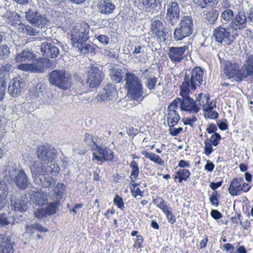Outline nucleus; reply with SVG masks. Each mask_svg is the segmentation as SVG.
I'll use <instances>...</instances> for the list:
<instances>
[{
    "instance_id": "62",
    "label": "nucleus",
    "mask_w": 253,
    "mask_h": 253,
    "mask_svg": "<svg viewBox=\"0 0 253 253\" xmlns=\"http://www.w3.org/2000/svg\"><path fill=\"white\" fill-rule=\"evenodd\" d=\"M207 114H205V117L206 118H209L211 119H216L219 116V114L216 111H206Z\"/></svg>"
},
{
    "instance_id": "42",
    "label": "nucleus",
    "mask_w": 253,
    "mask_h": 253,
    "mask_svg": "<svg viewBox=\"0 0 253 253\" xmlns=\"http://www.w3.org/2000/svg\"><path fill=\"white\" fill-rule=\"evenodd\" d=\"M190 172L187 169H179L176 172L174 177V179H178V183H180L183 180L186 181L190 175Z\"/></svg>"
},
{
    "instance_id": "35",
    "label": "nucleus",
    "mask_w": 253,
    "mask_h": 253,
    "mask_svg": "<svg viewBox=\"0 0 253 253\" xmlns=\"http://www.w3.org/2000/svg\"><path fill=\"white\" fill-rule=\"evenodd\" d=\"M8 194V188L4 181H0V210L4 207L6 198Z\"/></svg>"
},
{
    "instance_id": "11",
    "label": "nucleus",
    "mask_w": 253,
    "mask_h": 253,
    "mask_svg": "<svg viewBox=\"0 0 253 253\" xmlns=\"http://www.w3.org/2000/svg\"><path fill=\"white\" fill-rule=\"evenodd\" d=\"M89 26L86 23H83L80 28H76L72 31L71 39L74 43L78 45L85 42L89 38Z\"/></svg>"
},
{
    "instance_id": "21",
    "label": "nucleus",
    "mask_w": 253,
    "mask_h": 253,
    "mask_svg": "<svg viewBox=\"0 0 253 253\" xmlns=\"http://www.w3.org/2000/svg\"><path fill=\"white\" fill-rule=\"evenodd\" d=\"M30 201L39 206L45 205L48 203L46 192H33L30 195Z\"/></svg>"
},
{
    "instance_id": "37",
    "label": "nucleus",
    "mask_w": 253,
    "mask_h": 253,
    "mask_svg": "<svg viewBox=\"0 0 253 253\" xmlns=\"http://www.w3.org/2000/svg\"><path fill=\"white\" fill-rule=\"evenodd\" d=\"M37 230L40 232H47L48 230L43 227L40 223L36 222L33 224L27 225L26 226V231L31 235L34 234L35 231Z\"/></svg>"
},
{
    "instance_id": "58",
    "label": "nucleus",
    "mask_w": 253,
    "mask_h": 253,
    "mask_svg": "<svg viewBox=\"0 0 253 253\" xmlns=\"http://www.w3.org/2000/svg\"><path fill=\"white\" fill-rule=\"evenodd\" d=\"M46 214L53 215L56 212V206L53 203L50 204L46 207Z\"/></svg>"
},
{
    "instance_id": "13",
    "label": "nucleus",
    "mask_w": 253,
    "mask_h": 253,
    "mask_svg": "<svg viewBox=\"0 0 253 253\" xmlns=\"http://www.w3.org/2000/svg\"><path fill=\"white\" fill-rule=\"evenodd\" d=\"M116 96L117 90L115 85L107 84L99 93L96 99L97 102H109L115 99Z\"/></svg>"
},
{
    "instance_id": "50",
    "label": "nucleus",
    "mask_w": 253,
    "mask_h": 253,
    "mask_svg": "<svg viewBox=\"0 0 253 253\" xmlns=\"http://www.w3.org/2000/svg\"><path fill=\"white\" fill-rule=\"evenodd\" d=\"M157 78L155 76H150L148 78L145 82V85L150 90L154 89L157 83Z\"/></svg>"
},
{
    "instance_id": "14",
    "label": "nucleus",
    "mask_w": 253,
    "mask_h": 253,
    "mask_svg": "<svg viewBox=\"0 0 253 253\" xmlns=\"http://www.w3.org/2000/svg\"><path fill=\"white\" fill-rule=\"evenodd\" d=\"M40 50L44 57L43 58H56L62 56L59 48L50 42H43L41 45Z\"/></svg>"
},
{
    "instance_id": "27",
    "label": "nucleus",
    "mask_w": 253,
    "mask_h": 253,
    "mask_svg": "<svg viewBox=\"0 0 253 253\" xmlns=\"http://www.w3.org/2000/svg\"><path fill=\"white\" fill-rule=\"evenodd\" d=\"M92 151L96 150L99 154L101 156L103 162L112 161L114 157L113 152L109 148L104 146L96 145V148H92Z\"/></svg>"
},
{
    "instance_id": "51",
    "label": "nucleus",
    "mask_w": 253,
    "mask_h": 253,
    "mask_svg": "<svg viewBox=\"0 0 253 253\" xmlns=\"http://www.w3.org/2000/svg\"><path fill=\"white\" fill-rule=\"evenodd\" d=\"M182 99L180 98H176L169 106L167 111L175 110L179 106L181 110Z\"/></svg>"
},
{
    "instance_id": "16",
    "label": "nucleus",
    "mask_w": 253,
    "mask_h": 253,
    "mask_svg": "<svg viewBox=\"0 0 253 253\" xmlns=\"http://www.w3.org/2000/svg\"><path fill=\"white\" fill-rule=\"evenodd\" d=\"M189 51L188 46H171L169 48L168 56L173 63H179L185 57V52Z\"/></svg>"
},
{
    "instance_id": "12",
    "label": "nucleus",
    "mask_w": 253,
    "mask_h": 253,
    "mask_svg": "<svg viewBox=\"0 0 253 253\" xmlns=\"http://www.w3.org/2000/svg\"><path fill=\"white\" fill-rule=\"evenodd\" d=\"M212 36L218 43H222L224 41L229 45L233 43L235 39L234 36L231 35L229 29H226L221 26L214 30Z\"/></svg>"
},
{
    "instance_id": "2",
    "label": "nucleus",
    "mask_w": 253,
    "mask_h": 253,
    "mask_svg": "<svg viewBox=\"0 0 253 253\" xmlns=\"http://www.w3.org/2000/svg\"><path fill=\"white\" fill-rule=\"evenodd\" d=\"M126 82L125 87L133 100L141 101L144 99L143 85L139 78L134 74L127 72L123 80Z\"/></svg>"
},
{
    "instance_id": "54",
    "label": "nucleus",
    "mask_w": 253,
    "mask_h": 253,
    "mask_svg": "<svg viewBox=\"0 0 253 253\" xmlns=\"http://www.w3.org/2000/svg\"><path fill=\"white\" fill-rule=\"evenodd\" d=\"M114 203L115 205L117 206L118 208L120 209L122 211H125V206L123 198L117 195L114 199Z\"/></svg>"
},
{
    "instance_id": "47",
    "label": "nucleus",
    "mask_w": 253,
    "mask_h": 253,
    "mask_svg": "<svg viewBox=\"0 0 253 253\" xmlns=\"http://www.w3.org/2000/svg\"><path fill=\"white\" fill-rule=\"evenodd\" d=\"M77 47L80 49L81 52L83 54H87L88 53H92L94 51L93 46L89 43L83 42L80 45H78Z\"/></svg>"
},
{
    "instance_id": "61",
    "label": "nucleus",
    "mask_w": 253,
    "mask_h": 253,
    "mask_svg": "<svg viewBox=\"0 0 253 253\" xmlns=\"http://www.w3.org/2000/svg\"><path fill=\"white\" fill-rule=\"evenodd\" d=\"M169 222L172 224L175 222L174 215L171 212V210L166 211L165 212Z\"/></svg>"
},
{
    "instance_id": "33",
    "label": "nucleus",
    "mask_w": 253,
    "mask_h": 253,
    "mask_svg": "<svg viewBox=\"0 0 253 253\" xmlns=\"http://www.w3.org/2000/svg\"><path fill=\"white\" fill-rule=\"evenodd\" d=\"M167 115V121L169 127H172L175 126L180 119V116L176 110L168 111Z\"/></svg>"
},
{
    "instance_id": "4",
    "label": "nucleus",
    "mask_w": 253,
    "mask_h": 253,
    "mask_svg": "<svg viewBox=\"0 0 253 253\" xmlns=\"http://www.w3.org/2000/svg\"><path fill=\"white\" fill-rule=\"evenodd\" d=\"M85 80L82 81V84L91 88L99 86L105 77L102 68L91 64L85 71Z\"/></svg>"
},
{
    "instance_id": "46",
    "label": "nucleus",
    "mask_w": 253,
    "mask_h": 253,
    "mask_svg": "<svg viewBox=\"0 0 253 253\" xmlns=\"http://www.w3.org/2000/svg\"><path fill=\"white\" fill-rule=\"evenodd\" d=\"M130 167L131 168V172L129 176L132 182H135L139 173V169L138 165L136 161L133 160L130 164Z\"/></svg>"
},
{
    "instance_id": "28",
    "label": "nucleus",
    "mask_w": 253,
    "mask_h": 253,
    "mask_svg": "<svg viewBox=\"0 0 253 253\" xmlns=\"http://www.w3.org/2000/svg\"><path fill=\"white\" fill-rule=\"evenodd\" d=\"M0 245L1 248L0 253L2 252L4 253H13V246L9 236L0 234Z\"/></svg>"
},
{
    "instance_id": "19",
    "label": "nucleus",
    "mask_w": 253,
    "mask_h": 253,
    "mask_svg": "<svg viewBox=\"0 0 253 253\" xmlns=\"http://www.w3.org/2000/svg\"><path fill=\"white\" fill-rule=\"evenodd\" d=\"M13 182L21 190L26 189L31 184L27 175L23 169H21L16 173Z\"/></svg>"
},
{
    "instance_id": "18",
    "label": "nucleus",
    "mask_w": 253,
    "mask_h": 253,
    "mask_svg": "<svg viewBox=\"0 0 253 253\" xmlns=\"http://www.w3.org/2000/svg\"><path fill=\"white\" fill-rule=\"evenodd\" d=\"M197 88V86L195 84L194 80L192 79V77L190 76V74L186 71L185 73L184 80L180 85V94L181 96L188 95L191 91L195 90Z\"/></svg>"
},
{
    "instance_id": "10",
    "label": "nucleus",
    "mask_w": 253,
    "mask_h": 253,
    "mask_svg": "<svg viewBox=\"0 0 253 253\" xmlns=\"http://www.w3.org/2000/svg\"><path fill=\"white\" fill-rule=\"evenodd\" d=\"M50 60L47 58H42L37 64L21 63L18 65L17 68L25 71H31L34 73H43L45 69L50 67Z\"/></svg>"
},
{
    "instance_id": "57",
    "label": "nucleus",
    "mask_w": 253,
    "mask_h": 253,
    "mask_svg": "<svg viewBox=\"0 0 253 253\" xmlns=\"http://www.w3.org/2000/svg\"><path fill=\"white\" fill-rule=\"evenodd\" d=\"M42 95L41 94L40 92H39L37 89L35 88V87L33 89V90H31L29 93V96L28 97H30V100L31 101L36 100L38 98H40L41 96Z\"/></svg>"
},
{
    "instance_id": "24",
    "label": "nucleus",
    "mask_w": 253,
    "mask_h": 253,
    "mask_svg": "<svg viewBox=\"0 0 253 253\" xmlns=\"http://www.w3.org/2000/svg\"><path fill=\"white\" fill-rule=\"evenodd\" d=\"M243 183L242 177L233 178L230 182L228 188L229 193L232 196H238L242 191V185Z\"/></svg>"
},
{
    "instance_id": "5",
    "label": "nucleus",
    "mask_w": 253,
    "mask_h": 253,
    "mask_svg": "<svg viewBox=\"0 0 253 253\" xmlns=\"http://www.w3.org/2000/svg\"><path fill=\"white\" fill-rule=\"evenodd\" d=\"M49 83L59 89L66 90L71 86L70 75L63 70H54L47 76Z\"/></svg>"
},
{
    "instance_id": "53",
    "label": "nucleus",
    "mask_w": 253,
    "mask_h": 253,
    "mask_svg": "<svg viewBox=\"0 0 253 253\" xmlns=\"http://www.w3.org/2000/svg\"><path fill=\"white\" fill-rule=\"evenodd\" d=\"M221 139V136L219 133L215 132L209 138V141L212 143L214 146H217L220 143Z\"/></svg>"
},
{
    "instance_id": "41",
    "label": "nucleus",
    "mask_w": 253,
    "mask_h": 253,
    "mask_svg": "<svg viewBox=\"0 0 253 253\" xmlns=\"http://www.w3.org/2000/svg\"><path fill=\"white\" fill-rule=\"evenodd\" d=\"M220 17L222 23H233L234 18L233 11L230 9L224 10L221 12Z\"/></svg>"
},
{
    "instance_id": "38",
    "label": "nucleus",
    "mask_w": 253,
    "mask_h": 253,
    "mask_svg": "<svg viewBox=\"0 0 253 253\" xmlns=\"http://www.w3.org/2000/svg\"><path fill=\"white\" fill-rule=\"evenodd\" d=\"M194 3L201 8L215 7L218 2L217 0H194Z\"/></svg>"
},
{
    "instance_id": "52",
    "label": "nucleus",
    "mask_w": 253,
    "mask_h": 253,
    "mask_svg": "<svg viewBox=\"0 0 253 253\" xmlns=\"http://www.w3.org/2000/svg\"><path fill=\"white\" fill-rule=\"evenodd\" d=\"M9 53V49L6 44L0 45V59H6Z\"/></svg>"
},
{
    "instance_id": "30",
    "label": "nucleus",
    "mask_w": 253,
    "mask_h": 253,
    "mask_svg": "<svg viewBox=\"0 0 253 253\" xmlns=\"http://www.w3.org/2000/svg\"><path fill=\"white\" fill-rule=\"evenodd\" d=\"M188 72L190 74V76L192 77V79L194 80L197 86H200L203 82L204 75V72L201 68L196 67L191 70H189Z\"/></svg>"
},
{
    "instance_id": "26",
    "label": "nucleus",
    "mask_w": 253,
    "mask_h": 253,
    "mask_svg": "<svg viewBox=\"0 0 253 253\" xmlns=\"http://www.w3.org/2000/svg\"><path fill=\"white\" fill-rule=\"evenodd\" d=\"M56 182V179L52 176L49 175L47 173L43 174L42 176L35 181L34 183L44 188H50L53 187Z\"/></svg>"
},
{
    "instance_id": "48",
    "label": "nucleus",
    "mask_w": 253,
    "mask_h": 253,
    "mask_svg": "<svg viewBox=\"0 0 253 253\" xmlns=\"http://www.w3.org/2000/svg\"><path fill=\"white\" fill-rule=\"evenodd\" d=\"M96 138H94L93 135L85 133L84 134V142L88 146H92L96 148V145H98L96 142Z\"/></svg>"
},
{
    "instance_id": "6",
    "label": "nucleus",
    "mask_w": 253,
    "mask_h": 253,
    "mask_svg": "<svg viewBox=\"0 0 253 253\" xmlns=\"http://www.w3.org/2000/svg\"><path fill=\"white\" fill-rule=\"evenodd\" d=\"M193 32V20L191 16H184L180 20L177 27L174 30L173 39L181 41L190 36Z\"/></svg>"
},
{
    "instance_id": "20",
    "label": "nucleus",
    "mask_w": 253,
    "mask_h": 253,
    "mask_svg": "<svg viewBox=\"0 0 253 253\" xmlns=\"http://www.w3.org/2000/svg\"><path fill=\"white\" fill-rule=\"evenodd\" d=\"M152 32L154 36L160 42L165 41L167 38L168 33L163 23L160 20H155L153 22Z\"/></svg>"
},
{
    "instance_id": "49",
    "label": "nucleus",
    "mask_w": 253,
    "mask_h": 253,
    "mask_svg": "<svg viewBox=\"0 0 253 253\" xmlns=\"http://www.w3.org/2000/svg\"><path fill=\"white\" fill-rule=\"evenodd\" d=\"M7 82L4 77L0 78V101H2L5 95Z\"/></svg>"
},
{
    "instance_id": "44",
    "label": "nucleus",
    "mask_w": 253,
    "mask_h": 253,
    "mask_svg": "<svg viewBox=\"0 0 253 253\" xmlns=\"http://www.w3.org/2000/svg\"><path fill=\"white\" fill-rule=\"evenodd\" d=\"M219 12L217 10L211 9L205 14V19L210 24H214L217 20Z\"/></svg>"
},
{
    "instance_id": "17",
    "label": "nucleus",
    "mask_w": 253,
    "mask_h": 253,
    "mask_svg": "<svg viewBox=\"0 0 253 253\" xmlns=\"http://www.w3.org/2000/svg\"><path fill=\"white\" fill-rule=\"evenodd\" d=\"M25 86L26 84L23 79L15 78L9 83L8 91L12 97H16L24 91Z\"/></svg>"
},
{
    "instance_id": "3",
    "label": "nucleus",
    "mask_w": 253,
    "mask_h": 253,
    "mask_svg": "<svg viewBox=\"0 0 253 253\" xmlns=\"http://www.w3.org/2000/svg\"><path fill=\"white\" fill-rule=\"evenodd\" d=\"M30 170L35 182L45 173H49L53 176L57 175L60 169L57 163L43 164L41 162L35 161L31 164Z\"/></svg>"
},
{
    "instance_id": "23",
    "label": "nucleus",
    "mask_w": 253,
    "mask_h": 253,
    "mask_svg": "<svg viewBox=\"0 0 253 253\" xmlns=\"http://www.w3.org/2000/svg\"><path fill=\"white\" fill-rule=\"evenodd\" d=\"M14 59L17 62H33L36 60V56L32 50L25 49L17 53Z\"/></svg>"
},
{
    "instance_id": "45",
    "label": "nucleus",
    "mask_w": 253,
    "mask_h": 253,
    "mask_svg": "<svg viewBox=\"0 0 253 253\" xmlns=\"http://www.w3.org/2000/svg\"><path fill=\"white\" fill-rule=\"evenodd\" d=\"M55 96L54 93L50 88H47L46 89L44 95H43V99L42 102L44 104L53 105L54 104V98Z\"/></svg>"
},
{
    "instance_id": "22",
    "label": "nucleus",
    "mask_w": 253,
    "mask_h": 253,
    "mask_svg": "<svg viewBox=\"0 0 253 253\" xmlns=\"http://www.w3.org/2000/svg\"><path fill=\"white\" fill-rule=\"evenodd\" d=\"M97 7L100 13L108 15L113 12L116 6L110 0H99Z\"/></svg>"
},
{
    "instance_id": "40",
    "label": "nucleus",
    "mask_w": 253,
    "mask_h": 253,
    "mask_svg": "<svg viewBox=\"0 0 253 253\" xmlns=\"http://www.w3.org/2000/svg\"><path fill=\"white\" fill-rule=\"evenodd\" d=\"M141 153L146 158L149 159L150 160L154 162L155 163L158 164L161 166L164 165V161L160 157L159 155H157L152 152H147L146 151H142Z\"/></svg>"
},
{
    "instance_id": "43",
    "label": "nucleus",
    "mask_w": 253,
    "mask_h": 253,
    "mask_svg": "<svg viewBox=\"0 0 253 253\" xmlns=\"http://www.w3.org/2000/svg\"><path fill=\"white\" fill-rule=\"evenodd\" d=\"M141 2L145 6L146 10L153 9L157 7H161L162 0H141Z\"/></svg>"
},
{
    "instance_id": "59",
    "label": "nucleus",
    "mask_w": 253,
    "mask_h": 253,
    "mask_svg": "<svg viewBox=\"0 0 253 253\" xmlns=\"http://www.w3.org/2000/svg\"><path fill=\"white\" fill-rule=\"evenodd\" d=\"M143 242V238L142 235H137L136 237L135 243L133 245L135 248H142L143 247L142 244Z\"/></svg>"
},
{
    "instance_id": "7",
    "label": "nucleus",
    "mask_w": 253,
    "mask_h": 253,
    "mask_svg": "<svg viewBox=\"0 0 253 253\" xmlns=\"http://www.w3.org/2000/svg\"><path fill=\"white\" fill-rule=\"evenodd\" d=\"M37 158L45 164L55 163L53 160L57 156V151L53 146L45 144L39 146L36 149Z\"/></svg>"
},
{
    "instance_id": "25",
    "label": "nucleus",
    "mask_w": 253,
    "mask_h": 253,
    "mask_svg": "<svg viewBox=\"0 0 253 253\" xmlns=\"http://www.w3.org/2000/svg\"><path fill=\"white\" fill-rule=\"evenodd\" d=\"M56 182V179L52 176L49 175L47 173L43 174L42 176L35 181L34 183L44 188H50L53 187Z\"/></svg>"
},
{
    "instance_id": "64",
    "label": "nucleus",
    "mask_w": 253,
    "mask_h": 253,
    "mask_svg": "<svg viewBox=\"0 0 253 253\" xmlns=\"http://www.w3.org/2000/svg\"><path fill=\"white\" fill-rule=\"evenodd\" d=\"M226 120L225 119L223 120H217L216 121L217 125L220 130H225L228 128V126L226 123Z\"/></svg>"
},
{
    "instance_id": "32",
    "label": "nucleus",
    "mask_w": 253,
    "mask_h": 253,
    "mask_svg": "<svg viewBox=\"0 0 253 253\" xmlns=\"http://www.w3.org/2000/svg\"><path fill=\"white\" fill-rule=\"evenodd\" d=\"M66 187L65 184L60 182L55 183L52 187V191L56 200H60L65 195Z\"/></svg>"
},
{
    "instance_id": "31",
    "label": "nucleus",
    "mask_w": 253,
    "mask_h": 253,
    "mask_svg": "<svg viewBox=\"0 0 253 253\" xmlns=\"http://www.w3.org/2000/svg\"><path fill=\"white\" fill-rule=\"evenodd\" d=\"M110 76L115 83H120L123 81L124 72L123 69L118 68L113 65L110 67Z\"/></svg>"
},
{
    "instance_id": "55",
    "label": "nucleus",
    "mask_w": 253,
    "mask_h": 253,
    "mask_svg": "<svg viewBox=\"0 0 253 253\" xmlns=\"http://www.w3.org/2000/svg\"><path fill=\"white\" fill-rule=\"evenodd\" d=\"M204 151L205 154L209 156L213 151L212 146L213 145L211 142L209 141V138H207L204 141Z\"/></svg>"
},
{
    "instance_id": "8",
    "label": "nucleus",
    "mask_w": 253,
    "mask_h": 253,
    "mask_svg": "<svg viewBox=\"0 0 253 253\" xmlns=\"http://www.w3.org/2000/svg\"><path fill=\"white\" fill-rule=\"evenodd\" d=\"M10 206L12 210L15 211H25L28 209L29 200L27 194L20 195L19 192L11 191L10 194Z\"/></svg>"
},
{
    "instance_id": "34",
    "label": "nucleus",
    "mask_w": 253,
    "mask_h": 253,
    "mask_svg": "<svg viewBox=\"0 0 253 253\" xmlns=\"http://www.w3.org/2000/svg\"><path fill=\"white\" fill-rule=\"evenodd\" d=\"M18 29L20 33L29 36H36L40 33L38 30L34 29L31 26L22 23L19 24Z\"/></svg>"
},
{
    "instance_id": "56",
    "label": "nucleus",
    "mask_w": 253,
    "mask_h": 253,
    "mask_svg": "<svg viewBox=\"0 0 253 253\" xmlns=\"http://www.w3.org/2000/svg\"><path fill=\"white\" fill-rule=\"evenodd\" d=\"M95 37L99 41V42L101 43L103 45H107L110 41L109 38L104 35H95Z\"/></svg>"
},
{
    "instance_id": "15",
    "label": "nucleus",
    "mask_w": 253,
    "mask_h": 253,
    "mask_svg": "<svg viewBox=\"0 0 253 253\" xmlns=\"http://www.w3.org/2000/svg\"><path fill=\"white\" fill-rule=\"evenodd\" d=\"M181 111H187L191 114H197L201 105L200 100H194L187 95L182 96Z\"/></svg>"
},
{
    "instance_id": "9",
    "label": "nucleus",
    "mask_w": 253,
    "mask_h": 253,
    "mask_svg": "<svg viewBox=\"0 0 253 253\" xmlns=\"http://www.w3.org/2000/svg\"><path fill=\"white\" fill-rule=\"evenodd\" d=\"M25 13L26 20L38 28H42L48 22L45 15L41 14L36 8H29Z\"/></svg>"
},
{
    "instance_id": "39",
    "label": "nucleus",
    "mask_w": 253,
    "mask_h": 253,
    "mask_svg": "<svg viewBox=\"0 0 253 253\" xmlns=\"http://www.w3.org/2000/svg\"><path fill=\"white\" fill-rule=\"evenodd\" d=\"M180 20V15H166L164 22L170 28L176 26Z\"/></svg>"
},
{
    "instance_id": "1",
    "label": "nucleus",
    "mask_w": 253,
    "mask_h": 253,
    "mask_svg": "<svg viewBox=\"0 0 253 253\" xmlns=\"http://www.w3.org/2000/svg\"><path fill=\"white\" fill-rule=\"evenodd\" d=\"M223 76L228 79L235 78L239 83L248 77L253 79V54L249 55L241 67L237 63L227 62L224 66Z\"/></svg>"
},
{
    "instance_id": "60",
    "label": "nucleus",
    "mask_w": 253,
    "mask_h": 253,
    "mask_svg": "<svg viewBox=\"0 0 253 253\" xmlns=\"http://www.w3.org/2000/svg\"><path fill=\"white\" fill-rule=\"evenodd\" d=\"M183 122L185 125H189L191 127H193V124L196 122L197 119L196 117L192 116L190 118H185L182 119Z\"/></svg>"
},
{
    "instance_id": "36",
    "label": "nucleus",
    "mask_w": 253,
    "mask_h": 253,
    "mask_svg": "<svg viewBox=\"0 0 253 253\" xmlns=\"http://www.w3.org/2000/svg\"><path fill=\"white\" fill-rule=\"evenodd\" d=\"M180 8L176 1L168 2L167 3L166 15H180Z\"/></svg>"
},
{
    "instance_id": "63",
    "label": "nucleus",
    "mask_w": 253,
    "mask_h": 253,
    "mask_svg": "<svg viewBox=\"0 0 253 253\" xmlns=\"http://www.w3.org/2000/svg\"><path fill=\"white\" fill-rule=\"evenodd\" d=\"M217 192L215 191L210 197V201L212 205H215L216 206H218L219 202L217 199Z\"/></svg>"
},
{
    "instance_id": "29",
    "label": "nucleus",
    "mask_w": 253,
    "mask_h": 253,
    "mask_svg": "<svg viewBox=\"0 0 253 253\" xmlns=\"http://www.w3.org/2000/svg\"><path fill=\"white\" fill-rule=\"evenodd\" d=\"M247 16L244 11H238L234 18L233 23L235 26H238L239 30L247 27Z\"/></svg>"
}]
</instances>
